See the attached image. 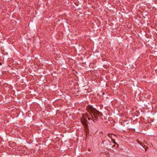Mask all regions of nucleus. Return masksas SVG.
Returning a JSON list of instances; mask_svg holds the SVG:
<instances>
[{"label":"nucleus","instance_id":"5","mask_svg":"<svg viewBox=\"0 0 157 157\" xmlns=\"http://www.w3.org/2000/svg\"><path fill=\"white\" fill-rule=\"evenodd\" d=\"M112 141H113V143L115 144L116 143L115 141V140L113 139H112Z\"/></svg>","mask_w":157,"mask_h":157},{"label":"nucleus","instance_id":"1","mask_svg":"<svg viewBox=\"0 0 157 157\" xmlns=\"http://www.w3.org/2000/svg\"><path fill=\"white\" fill-rule=\"evenodd\" d=\"M89 109L90 111V113L92 117V119L94 122H96L98 119V117H100L101 115V113L99 111L96 109Z\"/></svg>","mask_w":157,"mask_h":157},{"label":"nucleus","instance_id":"8","mask_svg":"<svg viewBox=\"0 0 157 157\" xmlns=\"http://www.w3.org/2000/svg\"><path fill=\"white\" fill-rule=\"evenodd\" d=\"M91 108H93V107H92Z\"/></svg>","mask_w":157,"mask_h":157},{"label":"nucleus","instance_id":"7","mask_svg":"<svg viewBox=\"0 0 157 157\" xmlns=\"http://www.w3.org/2000/svg\"><path fill=\"white\" fill-rule=\"evenodd\" d=\"M13 106H12V107L11 108H13Z\"/></svg>","mask_w":157,"mask_h":157},{"label":"nucleus","instance_id":"3","mask_svg":"<svg viewBox=\"0 0 157 157\" xmlns=\"http://www.w3.org/2000/svg\"><path fill=\"white\" fill-rule=\"evenodd\" d=\"M114 135L113 134H110V133H109V134H108V136L110 138H111V140H112V135Z\"/></svg>","mask_w":157,"mask_h":157},{"label":"nucleus","instance_id":"2","mask_svg":"<svg viewBox=\"0 0 157 157\" xmlns=\"http://www.w3.org/2000/svg\"><path fill=\"white\" fill-rule=\"evenodd\" d=\"M104 145H105V146L108 145H110V141L106 139L104 140H102V143Z\"/></svg>","mask_w":157,"mask_h":157},{"label":"nucleus","instance_id":"4","mask_svg":"<svg viewBox=\"0 0 157 157\" xmlns=\"http://www.w3.org/2000/svg\"><path fill=\"white\" fill-rule=\"evenodd\" d=\"M137 141V142H138V143L139 144H140V145H141V146H142V143H141L140 141H138V140Z\"/></svg>","mask_w":157,"mask_h":157},{"label":"nucleus","instance_id":"6","mask_svg":"<svg viewBox=\"0 0 157 157\" xmlns=\"http://www.w3.org/2000/svg\"><path fill=\"white\" fill-rule=\"evenodd\" d=\"M88 119L89 120H90L91 119L89 118H88Z\"/></svg>","mask_w":157,"mask_h":157}]
</instances>
